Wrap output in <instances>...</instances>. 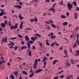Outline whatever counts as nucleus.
Instances as JSON below:
<instances>
[{
    "label": "nucleus",
    "instance_id": "obj_32",
    "mask_svg": "<svg viewBox=\"0 0 79 79\" xmlns=\"http://www.w3.org/2000/svg\"><path fill=\"white\" fill-rule=\"evenodd\" d=\"M34 76V73H31V74H29V77H31Z\"/></svg>",
    "mask_w": 79,
    "mask_h": 79
},
{
    "label": "nucleus",
    "instance_id": "obj_58",
    "mask_svg": "<svg viewBox=\"0 0 79 79\" xmlns=\"http://www.w3.org/2000/svg\"><path fill=\"white\" fill-rule=\"evenodd\" d=\"M34 21H35V20H34V19H31V20H30V22H34Z\"/></svg>",
    "mask_w": 79,
    "mask_h": 79
},
{
    "label": "nucleus",
    "instance_id": "obj_30",
    "mask_svg": "<svg viewBox=\"0 0 79 79\" xmlns=\"http://www.w3.org/2000/svg\"><path fill=\"white\" fill-rule=\"evenodd\" d=\"M53 35V32H51V34H48V36L49 37V36H52Z\"/></svg>",
    "mask_w": 79,
    "mask_h": 79
},
{
    "label": "nucleus",
    "instance_id": "obj_21",
    "mask_svg": "<svg viewBox=\"0 0 79 79\" xmlns=\"http://www.w3.org/2000/svg\"><path fill=\"white\" fill-rule=\"evenodd\" d=\"M72 3H73V5H74V6H75V7H76L77 6V4L76 3V2H72Z\"/></svg>",
    "mask_w": 79,
    "mask_h": 79
},
{
    "label": "nucleus",
    "instance_id": "obj_6",
    "mask_svg": "<svg viewBox=\"0 0 79 79\" xmlns=\"http://www.w3.org/2000/svg\"><path fill=\"white\" fill-rule=\"evenodd\" d=\"M30 39H31V40L34 41V40H36L38 39V37L37 36H35V37H31Z\"/></svg>",
    "mask_w": 79,
    "mask_h": 79
},
{
    "label": "nucleus",
    "instance_id": "obj_56",
    "mask_svg": "<svg viewBox=\"0 0 79 79\" xmlns=\"http://www.w3.org/2000/svg\"><path fill=\"white\" fill-rule=\"evenodd\" d=\"M31 30V29L29 28H26V30L27 31H30Z\"/></svg>",
    "mask_w": 79,
    "mask_h": 79
},
{
    "label": "nucleus",
    "instance_id": "obj_3",
    "mask_svg": "<svg viewBox=\"0 0 79 79\" xmlns=\"http://www.w3.org/2000/svg\"><path fill=\"white\" fill-rule=\"evenodd\" d=\"M73 4L68 3V4H67V7L68 8V10H71V9L73 8Z\"/></svg>",
    "mask_w": 79,
    "mask_h": 79
},
{
    "label": "nucleus",
    "instance_id": "obj_15",
    "mask_svg": "<svg viewBox=\"0 0 79 79\" xmlns=\"http://www.w3.org/2000/svg\"><path fill=\"white\" fill-rule=\"evenodd\" d=\"M41 61V59H36L35 60V63H35V62L38 63V62H40Z\"/></svg>",
    "mask_w": 79,
    "mask_h": 79
},
{
    "label": "nucleus",
    "instance_id": "obj_43",
    "mask_svg": "<svg viewBox=\"0 0 79 79\" xmlns=\"http://www.w3.org/2000/svg\"><path fill=\"white\" fill-rule=\"evenodd\" d=\"M14 47H13V46H11L9 47V48L10 49H12L14 48Z\"/></svg>",
    "mask_w": 79,
    "mask_h": 79
},
{
    "label": "nucleus",
    "instance_id": "obj_10",
    "mask_svg": "<svg viewBox=\"0 0 79 79\" xmlns=\"http://www.w3.org/2000/svg\"><path fill=\"white\" fill-rule=\"evenodd\" d=\"M17 28V27H13V26H10V29L11 30H12V29H16Z\"/></svg>",
    "mask_w": 79,
    "mask_h": 79
},
{
    "label": "nucleus",
    "instance_id": "obj_23",
    "mask_svg": "<svg viewBox=\"0 0 79 79\" xmlns=\"http://www.w3.org/2000/svg\"><path fill=\"white\" fill-rule=\"evenodd\" d=\"M22 73H23V74L25 75H27V73H26V71H23L22 72Z\"/></svg>",
    "mask_w": 79,
    "mask_h": 79
},
{
    "label": "nucleus",
    "instance_id": "obj_52",
    "mask_svg": "<svg viewBox=\"0 0 79 79\" xmlns=\"http://www.w3.org/2000/svg\"><path fill=\"white\" fill-rule=\"evenodd\" d=\"M18 23H16L15 25L14 26V27H18Z\"/></svg>",
    "mask_w": 79,
    "mask_h": 79
},
{
    "label": "nucleus",
    "instance_id": "obj_7",
    "mask_svg": "<svg viewBox=\"0 0 79 79\" xmlns=\"http://www.w3.org/2000/svg\"><path fill=\"white\" fill-rule=\"evenodd\" d=\"M20 25L19 26V29H23V22L22 21H20Z\"/></svg>",
    "mask_w": 79,
    "mask_h": 79
},
{
    "label": "nucleus",
    "instance_id": "obj_17",
    "mask_svg": "<svg viewBox=\"0 0 79 79\" xmlns=\"http://www.w3.org/2000/svg\"><path fill=\"white\" fill-rule=\"evenodd\" d=\"M1 26L2 27L4 28V27L6 26V24H4L3 23H1Z\"/></svg>",
    "mask_w": 79,
    "mask_h": 79
},
{
    "label": "nucleus",
    "instance_id": "obj_14",
    "mask_svg": "<svg viewBox=\"0 0 79 79\" xmlns=\"http://www.w3.org/2000/svg\"><path fill=\"white\" fill-rule=\"evenodd\" d=\"M78 17V14L77 13H74V18L75 19H76Z\"/></svg>",
    "mask_w": 79,
    "mask_h": 79
},
{
    "label": "nucleus",
    "instance_id": "obj_1",
    "mask_svg": "<svg viewBox=\"0 0 79 79\" xmlns=\"http://www.w3.org/2000/svg\"><path fill=\"white\" fill-rule=\"evenodd\" d=\"M56 3H54L52 5L53 6L51 7L50 9H48V10L51 11H53V13H54L56 12V11H55V9H54V7L56 5Z\"/></svg>",
    "mask_w": 79,
    "mask_h": 79
},
{
    "label": "nucleus",
    "instance_id": "obj_36",
    "mask_svg": "<svg viewBox=\"0 0 79 79\" xmlns=\"http://www.w3.org/2000/svg\"><path fill=\"white\" fill-rule=\"evenodd\" d=\"M51 27H53V28H56V26H55V25H54V24H51Z\"/></svg>",
    "mask_w": 79,
    "mask_h": 79
},
{
    "label": "nucleus",
    "instance_id": "obj_41",
    "mask_svg": "<svg viewBox=\"0 0 79 79\" xmlns=\"http://www.w3.org/2000/svg\"><path fill=\"white\" fill-rule=\"evenodd\" d=\"M64 53L65 54V55H67V52H66V50H64Z\"/></svg>",
    "mask_w": 79,
    "mask_h": 79
},
{
    "label": "nucleus",
    "instance_id": "obj_62",
    "mask_svg": "<svg viewBox=\"0 0 79 79\" xmlns=\"http://www.w3.org/2000/svg\"><path fill=\"white\" fill-rule=\"evenodd\" d=\"M78 27H76V28L75 29V31H77V30H78Z\"/></svg>",
    "mask_w": 79,
    "mask_h": 79
},
{
    "label": "nucleus",
    "instance_id": "obj_45",
    "mask_svg": "<svg viewBox=\"0 0 79 79\" xmlns=\"http://www.w3.org/2000/svg\"><path fill=\"white\" fill-rule=\"evenodd\" d=\"M16 39V37H14V38H11L10 37V40H14Z\"/></svg>",
    "mask_w": 79,
    "mask_h": 79
},
{
    "label": "nucleus",
    "instance_id": "obj_4",
    "mask_svg": "<svg viewBox=\"0 0 79 79\" xmlns=\"http://www.w3.org/2000/svg\"><path fill=\"white\" fill-rule=\"evenodd\" d=\"M42 69H39L35 70V71L34 73H38L42 71Z\"/></svg>",
    "mask_w": 79,
    "mask_h": 79
},
{
    "label": "nucleus",
    "instance_id": "obj_26",
    "mask_svg": "<svg viewBox=\"0 0 79 79\" xmlns=\"http://www.w3.org/2000/svg\"><path fill=\"white\" fill-rule=\"evenodd\" d=\"M4 12H3V11H2L1 12V13H0V16H2L3 15H4Z\"/></svg>",
    "mask_w": 79,
    "mask_h": 79
},
{
    "label": "nucleus",
    "instance_id": "obj_18",
    "mask_svg": "<svg viewBox=\"0 0 79 79\" xmlns=\"http://www.w3.org/2000/svg\"><path fill=\"white\" fill-rule=\"evenodd\" d=\"M27 45H28V47H29V49L27 51V52H30V50H29L30 49V44H29V43H27Z\"/></svg>",
    "mask_w": 79,
    "mask_h": 79
},
{
    "label": "nucleus",
    "instance_id": "obj_25",
    "mask_svg": "<svg viewBox=\"0 0 79 79\" xmlns=\"http://www.w3.org/2000/svg\"><path fill=\"white\" fill-rule=\"evenodd\" d=\"M35 36H37V37H41V35H40V34H35Z\"/></svg>",
    "mask_w": 79,
    "mask_h": 79
},
{
    "label": "nucleus",
    "instance_id": "obj_16",
    "mask_svg": "<svg viewBox=\"0 0 79 79\" xmlns=\"http://www.w3.org/2000/svg\"><path fill=\"white\" fill-rule=\"evenodd\" d=\"M24 38H25V39H26V41H28L29 40V38L28 36V35H26V36L24 37Z\"/></svg>",
    "mask_w": 79,
    "mask_h": 79
},
{
    "label": "nucleus",
    "instance_id": "obj_8",
    "mask_svg": "<svg viewBox=\"0 0 79 79\" xmlns=\"http://www.w3.org/2000/svg\"><path fill=\"white\" fill-rule=\"evenodd\" d=\"M14 8H19V10L20 9L22 8V6H20L19 5H16L14 6Z\"/></svg>",
    "mask_w": 79,
    "mask_h": 79
},
{
    "label": "nucleus",
    "instance_id": "obj_34",
    "mask_svg": "<svg viewBox=\"0 0 79 79\" xmlns=\"http://www.w3.org/2000/svg\"><path fill=\"white\" fill-rule=\"evenodd\" d=\"M46 45H48V46H49L50 45V44H49V43H48V40H46Z\"/></svg>",
    "mask_w": 79,
    "mask_h": 79
},
{
    "label": "nucleus",
    "instance_id": "obj_5",
    "mask_svg": "<svg viewBox=\"0 0 79 79\" xmlns=\"http://www.w3.org/2000/svg\"><path fill=\"white\" fill-rule=\"evenodd\" d=\"M7 38H5L4 39H2L1 40V42L3 43L5 42L6 43H7Z\"/></svg>",
    "mask_w": 79,
    "mask_h": 79
},
{
    "label": "nucleus",
    "instance_id": "obj_20",
    "mask_svg": "<svg viewBox=\"0 0 79 79\" xmlns=\"http://www.w3.org/2000/svg\"><path fill=\"white\" fill-rule=\"evenodd\" d=\"M68 24V22H65L64 23H63V26H65L66 25H67Z\"/></svg>",
    "mask_w": 79,
    "mask_h": 79
},
{
    "label": "nucleus",
    "instance_id": "obj_42",
    "mask_svg": "<svg viewBox=\"0 0 79 79\" xmlns=\"http://www.w3.org/2000/svg\"><path fill=\"white\" fill-rule=\"evenodd\" d=\"M33 43H34V42H28L27 43V44H32ZM29 45H30V44H29ZM27 46H28V44H27Z\"/></svg>",
    "mask_w": 79,
    "mask_h": 79
},
{
    "label": "nucleus",
    "instance_id": "obj_22",
    "mask_svg": "<svg viewBox=\"0 0 79 79\" xmlns=\"http://www.w3.org/2000/svg\"><path fill=\"white\" fill-rule=\"evenodd\" d=\"M50 38H51V39H55V38H56V36L55 35H52L51 36Z\"/></svg>",
    "mask_w": 79,
    "mask_h": 79
},
{
    "label": "nucleus",
    "instance_id": "obj_64",
    "mask_svg": "<svg viewBox=\"0 0 79 79\" xmlns=\"http://www.w3.org/2000/svg\"><path fill=\"white\" fill-rule=\"evenodd\" d=\"M76 53H77V54H79V50L76 51Z\"/></svg>",
    "mask_w": 79,
    "mask_h": 79
},
{
    "label": "nucleus",
    "instance_id": "obj_51",
    "mask_svg": "<svg viewBox=\"0 0 79 79\" xmlns=\"http://www.w3.org/2000/svg\"><path fill=\"white\" fill-rule=\"evenodd\" d=\"M77 40L76 41V43H78V37H77Z\"/></svg>",
    "mask_w": 79,
    "mask_h": 79
},
{
    "label": "nucleus",
    "instance_id": "obj_11",
    "mask_svg": "<svg viewBox=\"0 0 79 79\" xmlns=\"http://www.w3.org/2000/svg\"><path fill=\"white\" fill-rule=\"evenodd\" d=\"M21 14H19V19L20 20H22L23 19H24L23 16H21Z\"/></svg>",
    "mask_w": 79,
    "mask_h": 79
},
{
    "label": "nucleus",
    "instance_id": "obj_54",
    "mask_svg": "<svg viewBox=\"0 0 79 79\" xmlns=\"http://www.w3.org/2000/svg\"><path fill=\"white\" fill-rule=\"evenodd\" d=\"M49 22L50 23H53V21L52 20H49Z\"/></svg>",
    "mask_w": 79,
    "mask_h": 79
},
{
    "label": "nucleus",
    "instance_id": "obj_19",
    "mask_svg": "<svg viewBox=\"0 0 79 79\" xmlns=\"http://www.w3.org/2000/svg\"><path fill=\"white\" fill-rule=\"evenodd\" d=\"M10 77L11 79H14V75L13 74H11L10 76Z\"/></svg>",
    "mask_w": 79,
    "mask_h": 79
},
{
    "label": "nucleus",
    "instance_id": "obj_57",
    "mask_svg": "<svg viewBox=\"0 0 79 79\" xmlns=\"http://www.w3.org/2000/svg\"><path fill=\"white\" fill-rule=\"evenodd\" d=\"M45 22V23H46V24H50V23H50V22H48V21H44Z\"/></svg>",
    "mask_w": 79,
    "mask_h": 79
},
{
    "label": "nucleus",
    "instance_id": "obj_63",
    "mask_svg": "<svg viewBox=\"0 0 79 79\" xmlns=\"http://www.w3.org/2000/svg\"><path fill=\"white\" fill-rule=\"evenodd\" d=\"M54 79H58V76H56L54 77Z\"/></svg>",
    "mask_w": 79,
    "mask_h": 79
},
{
    "label": "nucleus",
    "instance_id": "obj_44",
    "mask_svg": "<svg viewBox=\"0 0 79 79\" xmlns=\"http://www.w3.org/2000/svg\"><path fill=\"white\" fill-rule=\"evenodd\" d=\"M19 74V73H18V72L17 71L16 72H15L14 73V75H17V74Z\"/></svg>",
    "mask_w": 79,
    "mask_h": 79
},
{
    "label": "nucleus",
    "instance_id": "obj_48",
    "mask_svg": "<svg viewBox=\"0 0 79 79\" xmlns=\"http://www.w3.org/2000/svg\"><path fill=\"white\" fill-rule=\"evenodd\" d=\"M32 49L33 50H35L36 49L35 46H32Z\"/></svg>",
    "mask_w": 79,
    "mask_h": 79
},
{
    "label": "nucleus",
    "instance_id": "obj_40",
    "mask_svg": "<svg viewBox=\"0 0 79 79\" xmlns=\"http://www.w3.org/2000/svg\"><path fill=\"white\" fill-rule=\"evenodd\" d=\"M8 25H9V26H11V22H10V21L8 22Z\"/></svg>",
    "mask_w": 79,
    "mask_h": 79
},
{
    "label": "nucleus",
    "instance_id": "obj_47",
    "mask_svg": "<svg viewBox=\"0 0 79 79\" xmlns=\"http://www.w3.org/2000/svg\"><path fill=\"white\" fill-rule=\"evenodd\" d=\"M4 24L6 25L7 24V21H6V20H5V21H4Z\"/></svg>",
    "mask_w": 79,
    "mask_h": 79
},
{
    "label": "nucleus",
    "instance_id": "obj_24",
    "mask_svg": "<svg viewBox=\"0 0 79 79\" xmlns=\"http://www.w3.org/2000/svg\"><path fill=\"white\" fill-rule=\"evenodd\" d=\"M55 44H56V43H55V42L52 43V44H51V47H53L55 45Z\"/></svg>",
    "mask_w": 79,
    "mask_h": 79
},
{
    "label": "nucleus",
    "instance_id": "obj_37",
    "mask_svg": "<svg viewBox=\"0 0 79 79\" xmlns=\"http://www.w3.org/2000/svg\"><path fill=\"white\" fill-rule=\"evenodd\" d=\"M76 45H77V44H76V43H74V45H73V48H76Z\"/></svg>",
    "mask_w": 79,
    "mask_h": 79
},
{
    "label": "nucleus",
    "instance_id": "obj_28",
    "mask_svg": "<svg viewBox=\"0 0 79 79\" xmlns=\"http://www.w3.org/2000/svg\"><path fill=\"white\" fill-rule=\"evenodd\" d=\"M72 61H74V60H73V59H71L70 60V63L72 64H75V62H73Z\"/></svg>",
    "mask_w": 79,
    "mask_h": 79
},
{
    "label": "nucleus",
    "instance_id": "obj_13",
    "mask_svg": "<svg viewBox=\"0 0 79 79\" xmlns=\"http://www.w3.org/2000/svg\"><path fill=\"white\" fill-rule=\"evenodd\" d=\"M66 78H70V79H73V76L72 75H70L69 76L66 77Z\"/></svg>",
    "mask_w": 79,
    "mask_h": 79
},
{
    "label": "nucleus",
    "instance_id": "obj_33",
    "mask_svg": "<svg viewBox=\"0 0 79 79\" xmlns=\"http://www.w3.org/2000/svg\"><path fill=\"white\" fill-rule=\"evenodd\" d=\"M18 37L20 38H23V36H21V35H20V34H18Z\"/></svg>",
    "mask_w": 79,
    "mask_h": 79
},
{
    "label": "nucleus",
    "instance_id": "obj_29",
    "mask_svg": "<svg viewBox=\"0 0 79 79\" xmlns=\"http://www.w3.org/2000/svg\"><path fill=\"white\" fill-rule=\"evenodd\" d=\"M60 18H62L63 19H66V17L65 15H62L60 16Z\"/></svg>",
    "mask_w": 79,
    "mask_h": 79
},
{
    "label": "nucleus",
    "instance_id": "obj_53",
    "mask_svg": "<svg viewBox=\"0 0 79 79\" xmlns=\"http://www.w3.org/2000/svg\"><path fill=\"white\" fill-rule=\"evenodd\" d=\"M69 52H70V53H72V52H73V50L71 48H69Z\"/></svg>",
    "mask_w": 79,
    "mask_h": 79
},
{
    "label": "nucleus",
    "instance_id": "obj_60",
    "mask_svg": "<svg viewBox=\"0 0 79 79\" xmlns=\"http://www.w3.org/2000/svg\"><path fill=\"white\" fill-rule=\"evenodd\" d=\"M69 15V12H66V16H68Z\"/></svg>",
    "mask_w": 79,
    "mask_h": 79
},
{
    "label": "nucleus",
    "instance_id": "obj_46",
    "mask_svg": "<svg viewBox=\"0 0 79 79\" xmlns=\"http://www.w3.org/2000/svg\"><path fill=\"white\" fill-rule=\"evenodd\" d=\"M39 44H40L39 45V46L41 47L42 46L43 44H42V43H41L39 42Z\"/></svg>",
    "mask_w": 79,
    "mask_h": 79
},
{
    "label": "nucleus",
    "instance_id": "obj_61",
    "mask_svg": "<svg viewBox=\"0 0 79 79\" xmlns=\"http://www.w3.org/2000/svg\"><path fill=\"white\" fill-rule=\"evenodd\" d=\"M60 78H63V77H64V75H61L60 76Z\"/></svg>",
    "mask_w": 79,
    "mask_h": 79
},
{
    "label": "nucleus",
    "instance_id": "obj_39",
    "mask_svg": "<svg viewBox=\"0 0 79 79\" xmlns=\"http://www.w3.org/2000/svg\"><path fill=\"white\" fill-rule=\"evenodd\" d=\"M14 50H15V51H16V50H17V49H18V47L17 46H16L15 47H14Z\"/></svg>",
    "mask_w": 79,
    "mask_h": 79
},
{
    "label": "nucleus",
    "instance_id": "obj_27",
    "mask_svg": "<svg viewBox=\"0 0 79 79\" xmlns=\"http://www.w3.org/2000/svg\"><path fill=\"white\" fill-rule=\"evenodd\" d=\"M66 66H67V67H69L71 65V64L69 63H66Z\"/></svg>",
    "mask_w": 79,
    "mask_h": 79
},
{
    "label": "nucleus",
    "instance_id": "obj_49",
    "mask_svg": "<svg viewBox=\"0 0 79 79\" xmlns=\"http://www.w3.org/2000/svg\"><path fill=\"white\" fill-rule=\"evenodd\" d=\"M56 62H57V61H53V63L52 64V65H54Z\"/></svg>",
    "mask_w": 79,
    "mask_h": 79
},
{
    "label": "nucleus",
    "instance_id": "obj_2",
    "mask_svg": "<svg viewBox=\"0 0 79 79\" xmlns=\"http://www.w3.org/2000/svg\"><path fill=\"white\" fill-rule=\"evenodd\" d=\"M46 59V57L44 56V57H43V60H41V62H44V63H43V64H44V67H43V68H45V66H46V64H47V63H46V61L45 60H47Z\"/></svg>",
    "mask_w": 79,
    "mask_h": 79
},
{
    "label": "nucleus",
    "instance_id": "obj_35",
    "mask_svg": "<svg viewBox=\"0 0 79 79\" xmlns=\"http://www.w3.org/2000/svg\"><path fill=\"white\" fill-rule=\"evenodd\" d=\"M34 20H35V23L38 22V19H37L36 17L35 18Z\"/></svg>",
    "mask_w": 79,
    "mask_h": 79
},
{
    "label": "nucleus",
    "instance_id": "obj_50",
    "mask_svg": "<svg viewBox=\"0 0 79 79\" xmlns=\"http://www.w3.org/2000/svg\"><path fill=\"white\" fill-rule=\"evenodd\" d=\"M76 11H79V8L78 7H76Z\"/></svg>",
    "mask_w": 79,
    "mask_h": 79
},
{
    "label": "nucleus",
    "instance_id": "obj_9",
    "mask_svg": "<svg viewBox=\"0 0 79 79\" xmlns=\"http://www.w3.org/2000/svg\"><path fill=\"white\" fill-rule=\"evenodd\" d=\"M38 64V63L37 62H35V63H34V64H33V68H35V69H37V65Z\"/></svg>",
    "mask_w": 79,
    "mask_h": 79
},
{
    "label": "nucleus",
    "instance_id": "obj_12",
    "mask_svg": "<svg viewBox=\"0 0 79 79\" xmlns=\"http://www.w3.org/2000/svg\"><path fill=\"white\" fill-rule=\"evenodd\" d=\"M28 48H29V47H26L25 46H23L22 47H21V49H22V50H23V49H27Z\"/></svg>",
    "mask_w": 79,
    "mask_h": 79
},
{
    "label": "nucleus",
    "instance_id": "obj_31",
    "mask_svg": "<svg viewBox=\"0 0 79 79\" xmlns=\"http://www.w3.org/2000/svg\"><path fill=\"white\" fill-rule=\"evenodd\" d=\"M31 51L30 50V51L29 52V53H28V55L29 56H31Z\"/></svg>",
    "mask_w": 79,
    "mask_h": 79
},
{
    "label": "nucleus",
    "instance_id": "obj_55",
    "mask_svg": "<svg viewBox=\"0 0 79 79\" xmlns=\"http://www.w3.org/2000/svg\"><path fill=\"white\" fill-rule=\"evenodd\" d=\"M38 2V1L37 0H33L31 1V2Z\"/></svg>",
    "mask_w": 79,
    "mask_h": 79
},
{
    "label": "nucleus",
    "instance_id": "obj_59",
    "mask_svg": "<svg viewBox=\"0 0 79 79\" xmlns=\"http://www.w3.org/2000/svg\"><path fill=\"white\" fill-rule=\"evenodd\" d=\"M63 72V70H61V71H60V72H58V74H60V73H62Z\"/></svg>",
    "mask_w": 79,
    "mask_h": 79
},
{
    "label": "nucleus",
    "instance_id": "obj_38",
    "mask_svg": "<svg viewBox=\"0 0 79 79\" xmlns=\"http://www.w3.org/2000/svg\"><path fill=\"white\" fill-rule=\"evenodd\" d=\"M59 4L60 5H63V1H61V2H59Z\"/></svg>",
    "mask_w": 79,
    "mask_h": 79
}]
</instances>
